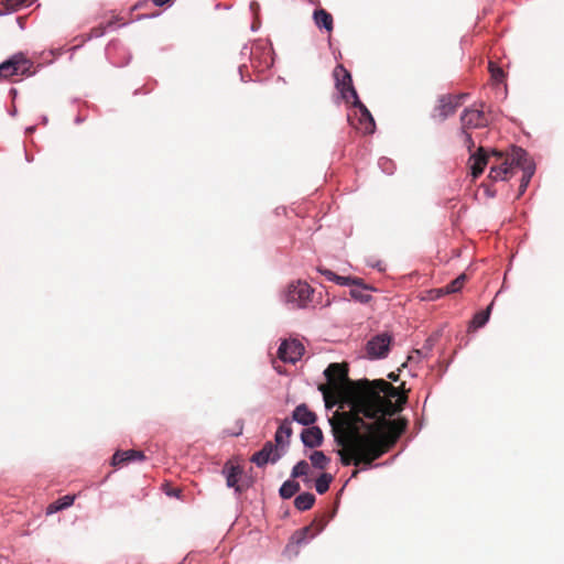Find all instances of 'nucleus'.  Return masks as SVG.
<instances>
[{"mask_svg":"<svg viewBox=\"0 0 564 564\" xmlns=\"http://www.w3.org/2000/svg\"><path fill=\"white\" fill-rule=\"evenodd\" d=\"M324 375L327 379V384L319 386V390L324 395L325 401H328L330 392L344 395L346 401L348 402L350 410L349 412H343L341 414H354L356 415L357 411V399L359 391L365 390L366 388L376 390L388 388L390 391H394V386L383 379L377 380H350L348 378V366L347 364H330L324 371Z\"/></svg>","mask_w":564,"mask_h":564,"instance_id":"f03ea898","label":"nucleus"},{"mask_svg":"<svg viewBox=\"0 0 564 564\" xmlns=\"http://www.w3.org/2000/svg\"><path fill=\"white\" fill-rule=\"evenodd\" d=\"M302 442L305 446L314 448L318 447L323 443L322 430L317 426L305 429L301 434Z\"/></svg>","mask_w":564,"mask_h":564,"instance_id":"f3484780","label":"nucleus"},{"mask_svg":"<svg viewBox=\"0 0 564 564\" xmlns=\"http://www.w3.org/2000/svg\"><path fill=\"white\" fill-rule=\"evenodd\" d=\"M333 282H335L339 285H360L361 279L352 278V276H341V275L336 274Z\"/></svg>","mask_w":564,"mask_h":564,"instance_id":"7c9ffc66","label":"nucleus"},{"mask_svg":"<svg viewBox=\"0 0 564 564\" xmlns=\"http://www.w3.org/2000/svg\"><path fill=\"white\" fill-rule=\"evenodd\" d=\"M178 491H180L178 489H175V490H173L172 492H169V495L177 496Z\"/></svg>","mask_w":564,"mask_h":564,"instance_id":"a19ab883","label":"nucleus"},{"mask_svg":"<svg viewBox=\"0 0 564 564\" xmlns=\"http://www.w3.org/2000/svg\"><path fill=\"white\" fill-rule=\"evenodd\" d=\"M488 70L490 73V76L491 78L496 82V83H502L503 79H505V72L501 67H499L495 62L490 61L488 63Z\"/></svg>","mask_w":564,"mask_h":564,"instance_id":"cd10ccee","label":"nucleus"},{"mask_svg":"<svg viewBox=\"0 0 564 564\" xmlns=\"http://www.w3.org/2000/svg\"><path fill=\"white\" fill-rule=\"evenodd\" d=\"M145 456L144 453L141 451L135 449H128V451H118L113 454L111 465L112 466H120L124 463L132 462V460H144Z\"/></svg>","mask_w":564,"mask_h":564,"instance_id":"dca6fc26","label":"nucleus"},{"mask_svg":"<svg viewBox=\"0 0 564 564\" xmlns=\"http://www.w3.org/2000/svg\"><path fill=\"white\" fill-rule=\"evenodd\" d=\"M462 133L464 134L465 138L464 142L467 145L468 150L470 151L475 147V142L471 138V134L468 132V130L462 131Z\"/></svg>","mask_w":564,"mask_h":564,"instance_id":"72a5a7b5","label":"nucleus"},{"mask_svg":"<svg viewBox=\"0 0 564 564\" xmlns=\"http://www.w3.org/2000/svg\"><path fill=\"white\" fill-rule=\"evenodd\" d=\"M291 434H292L291 423L288 420H285L275 432V435H274L275 445H278L279 447L280 446L282 447L284 444V438H289L291 436Z\"/></svg>","mask_w":564,"mask_h":564,"instance_id":"412c9836","label":"nucleus"},{"mask_svg":"<svg viewBox=\"0 0 564 564\" xmlns=\"http://www.w3.org/2000/svg\"><path fill=\"white\" fill-rule=\"evenodd\" d=\"M93 32L95 33L96 36H99L102 34V31H99L98 29H95Z\"/></svg>","mask_w":564,"mask_h":564,"instance_id":"58836bf2","label":"nucleus"},{"mask_svg":"<svg viewBox=\"0 0 564 564\" xmlns=\"http://www.w3.org/2000/svg\"><path fill=\"white\" fill-rule=\"evenodd\" d=\"M318 271L327 278L329 281H334L336 273L328 269H318Z\"/></svg>","mask_w":564,"mask_h":564,"instance_id":"c9c22d12","label":"nucleus"},{"mask_svg":"<svg viewBox=\"0 0 564 564\" xmlns=\"http://www.w3.org/2000/svg\"><path fill=\"white\" fill-rule=\"evenodd\" d=\"M467 279L468 278L465 273L459 274L455 280L443 288L445 295L459 292L465 285Z\"/></svg>","mask_w":564,"mask_h":564,"instance_id":"4be33fe9","label":"nucleus"},{"mask_svg":"<svg viewBox=\"0 0 564 564\" xmlns=\"http://www.w3.org/2000/svg\"><path fill=\"white\" fill-rule=\"evenodd\" d=\"M313 289L304 281L291 283L285 293L288 303L296 307H305L312 300Z\"/></svg>","mask_w":564,"mask_h":564,"instance_id":"423d86ee","label":"nucleus"},{"mask_svg":"<svg viewBox=\"0 0 564 564\" xmlns=\"http://www.w3.org/2000/svg\"><path fill=\"white\" fill-rule=\"evenodd\" d=\"M152 1H153V3L155 6L162 7V6H165V4L170 3V2H172L173 0H152Z\"/></svg>","mask_w":564,"mask_h":564,"instance_id":"e433bc0d","label":"nucleus"},{"mask_svg":"<svg viewBox=\"0 0 564 564\" xmlns=\"http://www.w3.org/2000/svg\"><path fill=\"white\" fill-rule=\"evenodd\" d=\"M494 156H496V162L490 166L488 175L494 182L509 180L514 175L518 169L523 171L518 194V197H520L525 192L535 170L528 152L522 148L512 147L510 151L506 153L495 151Z\"/></svg>","mask_w":564,"mask_h":564,"instance_id":"7ed1b4c3","label":"nucleus"},{"mask_svg":"<svg viewBox=\"0 0 564 564\" xmlns=\"http://www.w3.org/2000/svg\"><path fill=\"white\" fill-rule=\"evenodd\" d=\"M356 286V289L350 290V296L361 303H368L371 300V295L367 292L368 288L362 283Z\"/></svg>","mask_w":564,"mask_h":564,"instance_id":"b1692460","label":"nucleus"},{"mask_svg":"<svg viewBox=\"0 0 564 564\" xmlns=\"http://www.w3.org/2000/svg\"><path fill=\"white\" fill-rule=\"evenodd\" d=\"M313 19L318 28H324L327 32H332L334 29V20L330 13L325 9H317L314 11Z\"/></svg>","mask_w":564,"mask_h":564,"instance_id":"6ab92c4d","label":"nucleus"},{"mask_svg":"<svg viewBox=\"0 0 564 564\" xmlns=\"http://www.w3.org/2000/svg\"><path fill=\"white\" fill-rule=\"evenodd\" d=\"M328 520L326 517H322L318 520H315L311 525H307L303 529L295 531L292 534L291 541L295 544H302L307 541V539L314 538L316 534L321 533L326 527Z\"/></svg>","mask_w":564,"mask_h":564,"instance_id":"f8f14e48","label":"nucleus"},{"mask_svg":"<svg viewBox=\"0 0 564 564\" xmlns=\"http://www.w3.org/2000/svg\"><path fill=\"white\" fill-rule=\"evenodd\" d=\"M61 510H63V509H62L59 502L54 501L51 505H48L46 513L47 514H52V513H55V512L61 511Z\"/></svg>","mask_w":564,"mask_h":564,"instance_id":"f704fd0d","label":"nucleus"},{"mask_svg":"<svg viewBox=\"0 0 564 564\" xmlns=\"http://www.w3.org/2000/svg\"><path fill=\"white\" fill-rule=\"evenodd\" d=\"M33 63L22 53L12 55L0 64V78L15 80L14 77L31 76Z\"/></svg>","mask_w":564,"mask_h":564,"instance_id":"20e7f679","label":"nucleus"},{"mask_svg":"<svg viewBox=\"0 0 564 564\" xmlns=\"http://www.w3.org/2000/svg\"><path fill=\"white\" fill-rule=\"evenodd\" d=\"M304 350L303 344L297 339H285L278 349V357L284 362L295 364L302 358Z\"/></svg>","mask_w":564,"mask_h":564,"instance_id":"6e6552de","label":"nucleus"},{"mask_svg":"<svg viewBox=\"0 0 564 564\" xmlns=\"http://www.w3.org/2000/svg\"><path fill=\"white\" fill-rule=\"evenodd\" d=\"M392 337L387 334H379L367 343V352L371 358H383L390 349Z\"/></svg>","mask_w":564,"mask_h":564,"instance_id":"1a4fd4ad","label":"nucleus"},{"mask_svg":"<svg viewBox=\"0 0 564 564\" xmlns=\"http://www.w3.org/2000/svg\"><path fill=\"white\" fill-rule=\"evenodd\" d=\"M355 117L348 115L350 124L364 134H371L375 131L376 123L367 107L359 100L354 99Z\"/></svg>","mask_w":564,"mask_h":564,"instance_id":"39448f33","label":"nucleus"},{"mask_svg":"<svg viewBox=\"0 0 564 564\" xmlns=\"http://www.w3.org/2000/svg\"><path fill=\"white\" fill-rule=\"evenodd\" d=\"M495 151L496 150H494L491 152V155H488L485 152V149L482 147H480L476 153L470 155L469 162H470L471 175L474 178H477L484 172V169L486 167V165L488 164L490 159H494L491 166L495 164V162H496V156H494Z\"/></svg>","mask_w":564,"mask_h":564,"instance_id":"4468645a","label":"nucleus"},{"mask_svg":"<svg viewBox=\"0 0 564 564\" xmlns=\"http://www.w3.org/2000/svg\"><path fill=\"white\" fill-rule=\"evenodd\" d=\"M315 502V496L311 492H303L299 495L294 500V506L300 511L308 510Z\"/></svg>","mask_w":564,"mask_h":564,"instance_id":"aec40b11","label":"nucleus"},{"mask_svg":"<svg viewBox=\"0 0 564 564\" xmlns=\"http://www.w3.org/2000/svg\"><path fill=\"white\" fill-rule=\"evenodd\" d=\"M300 488L301 487L299 482L293 480H286L280 488V496L283 499H290L300 490Z\"/></svg>","mask_w":564,"mask_h":564,"instance_id":"5701e85b","label":"nucleus"},{"mask_svg":"<svg viewBox=\"0 0 564 564\" xmlns=\"http://www.w3.org/2000/svg\"><path fill=\"white\" fill-rule=\"evenodd\" d=\"M334 77L337 88L341 90L345 98H347L346 94L348 93L354 99H357L358 95L352 86L351 75L343 65H337L335 67Z\"/></svg>","mask_w":564,"mask_h":564,"instance_id":"ddd939ff","label":"nucleus"},{"mask_svg":"<svg viewBox=\"0 0 564 564\" xmlns=\"http://www.w3.org/2000/svg\"><path fill=\"white\" fill-rule=\"evenodd\" d=\"M403 387H394V391L366 388L359 391L356 415L336 413L329 420L334 440L341 446L338 454L344 466H371L405 431V419H387L406 403L408 395L400 390Z\"/></svg>","mask_w":564,"mask_h":564,"instance_id":"f257e3e1","label":"nucleus"},{"mask_svg":"<svg viewBox=\"0 0 564 564\" xmlns=\"http://www.w3.org/2000/svg\"><path fill=\"white\" fill-rule=\"evenodd\" d=\"M310 471V465L306 460L299 462L292 469L291 476L293 478H299L302 476H306Z\"/></svg>","mask_w":564,"mask_h":564,"instance_id":"c756f323","label":"nucleus"},{"mask_svg":"<svg viewBox=\"0 0 564 564\" xmlns=\"http://www.w3.org/2000/svg\"><path fill=\"white\" fill-rule=\"evenodd\" d=\"M388 378L391 379L392 381H398L399 380V375H397L394 372H390L388 375Z\"/></svg>","mask_w":564,"mask_h":564,"instance_id":"4c0bfd02","label":"nucleus"},{"mask_svg":"<svg viewBox=\"0 0 564 564\" xmlns=\"http://www.w3.org/2000/svg\"><path fill=\"white\" fill-rule=\"evenodd\" d=\"M491 306H492V303L486 310L480 311L475 314V316L471 321V325L475 328L482 327L488 322L489 316H490Z\"/></svg>","mask_w":564,"mask_h":564,"instance_id":"bb28decb","label":"nucleus"},{"mask_svg":"<svg viewBox=\"0 0 564 564\" xmlns=\"http://www.w3.org/2000/svg\"><path fill=\"white\" fill-rule=\"evenodd\" d=\"M444 295H445V293H444L443 288H440V289H432V290L424 291L421 299L424 301H435Z\"/></svg>","mask_w":564,"mask_h":564,"instance_id":"2f4dec72","label":"nucleus"},{"mask_svg":"<svg viewBox=\"0 0 564 564\" xmlns=\"http://www.w3.org/2000/svg\"><path fill=\"white\" fill-rule=\"evenodd\" d=\"M243 470L238 465H232L230 462L226 463L223 468V474L226 477V484L230 488H235L237 492L245 490L243 486L239 485Z\"/></svg>","mask_w":564,"mask_h":564,"instance_id":"2eb2a0df","label":"nucleus"},{"mask_svg":"<svg viewBox=\"0 0 564 564\" xmlns=\"http://www.w3.org/2000/svg\"><path fill=\"white\" fill-rule=\"evenodd\" d=\"M358 473H359V470H358V469H355V470L352 471V474H351V477H357Z\"/></svg>","mask_w":564,"mask_h":564,"instance_id":"ea45409f","label":"nucleus"},{"mask_svg":"<svg viewBox=\"0 0 564 564\" xmlns=\"http://www.w3.org/2000/svg\"><path fill=\"white\" fill-rule=\"evenodd\" d=\"M281 456L282 453L279 446L274 445L272 442H267L261 451L252 455L250 460L254 463L258 467H262L268 463H276Z\"/></svg>","mask_w":564,"mask_h":564,"instance_id":"9d476101","label":"nucleus"},{"mask_svg":"<svg viewBox=\"0 0 564 564\" xmlns=\"http://www.w3.org/2000/svg\"><path fill=\"white\" fill-rule=\"evenodd\" d=\"M293 419L303 425H311L315 423L317 417L306 404H300L293 411Z\"/></svg>","mask_w":564,"mask_h":564,"instance_id":"a211bd4d","label":"nucleus"},{"mask_svg":"<svg viewBox=\"0 0 564 564\" xmlns=\"http://www.w3.org/2000/svg\"><path fill=\"white\" fill-rule=\"evenodd\" d=\"M333 481L330 474H322L315 481V489L319 495L325 494L329 489V485Z\"/></svg>","mask_w":564,"mask_h":564,"instance_id":"a878e982","label":"nucleus"},{"mask_svg":"<svg viewBox=\"0 0 564 564\" xmlns=\"http://www.w3.org/2000/svg\"><path fill=\"white\" fill-rule=\"evenodd\" d=\"M30 2L31 0H1V3L7 11H17Z\"/></svg>","mask_w":564,"mask_h":564,"instance_id":"c85d7f7f","label":"nucleus"},{"mask_svg":"<svg viewBox=\"0 0 564 564\" xmlns=\"http://www.w3.org/2000/svg\"><path fill=\"white\" fill-rule=\"evenodd\" d=\"M75 496L66 495L56 501L59 502L62 509L68 508L74 503Z\"/></svg>","mask_w":564,"mask_h":564,"instance_id":"473e14b6","label":"nucleus"},{"mask_svg":"<svg viewBox=\"0 0 564 564\" xmlns=\"http://www.w3.org/2000/svg\"><path fill=\"white\" fill-rule=\"evenodd\" d=\"M310 459L312 465L319 469H325L329 464L330 459L323 452L315 451L311 454Z\"/></svg>","mask_w":564,"mask_h":564,"instance_id":"393cba45","label":"nucleus"},{"mask_svg":"<svg viewBox=\"0 0 564 564\" xmlns=\"http://www.w3.org/2000/svg\"><path fill=\"white\" fill-rule=\"evenodd\" d=\"M467 94L443 95L438 99V105L434 109L433 117L443 121L448 116L455 113L456 109L463 104Z\"/></svg>","mask_w":564,"mask_h":564,"instance_id":"0eeeda50","label":"nucleus"},{"mask_svg":"<svg viewBox=\"0 0 564 564\" xmlns=\"http://www.w3.org/2000/svg\"><path fill=\"white\" fill-rule=\"evenodd\" d=\"M462 131L484 128L488 124V118L480 109L467 108L460 116Z\"/></svg>","mask_w":564,"mask_h":564,"instance_id":"9b49d317","label":"nucleus"}]
</instances>
